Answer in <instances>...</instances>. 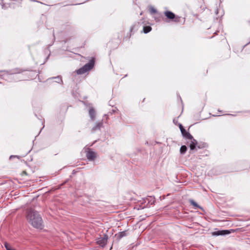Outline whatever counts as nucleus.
Masks as SVG:
<instances>
[{"mask_svg":"<svg viewBox=\"0 0 250 250\" xmlns=\"http://www.w3.org/2000/svg\"><path fill=\"white\" fill-rule=\"evenodd\" d=\"M26 214L27 220L32 226L41 229H43V220L41 215L37 211L30 208L27 210Z\"/></svg>","mask_w":250,"mask_h":250,"instance_id":"f257e3e1","label":"nucleus"},{"mask_svg":"<svg viewBox=\"0 0 250 250\" xmlns=\"http://www.w3.org/2000/svg\"><path fill=\"white\" fill-rule=\"evenodd\" d=\"M94 61L93 59H92L89 61V62L86 63L82 67L77 70V73L78 74H83L92 69L94 66Z\"/></svg>","mask_w":250,"mask_h":250,"instance_id":"f03ea898","label":"nucleus"},{"mask_svg":"<svg viewBox=\"0 0 250 250\" xmlns=\"http://www.w3.org/2000/svg\"><path fill=\"white\" fill-rule=\"evenodd\" d=\"M108 236L104 234L103 237L100 238L97 241V243L102 247L105 246L107 243Z\"/></svg>","mask_w":250,"mask_h":250,"instance_id":"7ed1b4c3","label":"nucleus"},{"mask_svg":"<svg viewBox=\"0 0 250 250\" xmlns=\"http://www.w3.org/2000/svg\"><path fill=\"white\" fill-rule=\"evenodd\" d=\"M96 153L95 152L92 151H88L86 154V157L87 159L89 160H94V159L96 158Z\"/></svg>","mask_w":250,"mask_h":250,"instance_id":"20e7f679","label":"nucleus"},{"mask_svg":"<svg viewBox=\"0 0 250 250\" xmlns=\"http://www.w3.org/2000/svg\"><path fill=\"white\" fill-rule=\"evenodd\" d=\"M182 129L181 132L185 138L187 139H192V136L189 132H187L184 128H182Z\"/></svg>","mask_w":250,"mask_h":250,"instance_id":"39448f33","label":"nucleus"},{"mask_svg":"<svg viewBox=\"0 0 250 250\" xmlns=\"http://www.w3.org/2000/svg\"><path fill=\"white\" fill-rule=\"evenodd\" d=\"M165 16L170 20H174L175 19V15L171 11H167L165 12Z\"/></svg>","mask_w":250,"mask_h":250,"instance_id":"423d86ee","label":"nucleus"},{"mask_svg":"<svg viewBox=\"0 0 250 250\" xmlns=\"http://www.w3.org/2000/svg\"><path fill=\"white\" fill-rule=\"evenodd\" d=\"M191 141V142L189 145L190 149L191 150H194L197 144V142L196 140H195L192 137V139H189Z\"/></svg>","mask_w":250,"mask_h":250,"instance_id":"0eeeda50","label":"nucleus"},{"mask_svg":"<svg viewBox=\"0 0 250 250\" xmlns=\"http://www.w3.org/2000/svg\"><path fill=\"white\" fill-rule=\"evenodd\" d=\"M102 126L103 123L102 122L96 123L95 125L91 129L92 132H93L97 130H100Z\"/></svg>","mask_w":250,"mask_h":250,"instance_id":"6e6552de","label":"nucleus"},{"mask_svg":"<svg viewBox=\"0 0 250 250\" xmlns=\"http://www.w3.org/2000/svg\"><path fill=\"white\" fill-rule=\"evenodd\" d=\"M4 72H6L8 74H18L20 73L21 72V70L19 68H15L14 69L11 70L9 71H4Z\"/></svg>","mask_w":250,"mask_h":250,"instance_id":"1a4fd4ad","label":"nucleus"},{"mask_svg":"<svg viewBox=\"0 0 250 250\" xmlns=\"http://www.w3.org/2000/svg\"><path fill=\"white\" fill-rule=\"evenodd\" d=\"M230 232L228 230H218L215 232L214 233L216 235H224L229 234Z\"/></svg>","mask_w":250,"mask_h":250,"instance_id":"9d476101","label":"nucleus"},{"mask_svg":"<svg viewBox=\"0 0 250 250\" xmlns=\"http://www.w3.org/2000/svg\"><path fill=\"white\" fill-rule=\"evenodd\" d=\"M89 114L91 119L92 121H94L95 120V112L93 108H91L89 109Z\"/></svg>","mask_w":250,"mask_h":250,"instance_id":"9b49d317","label":"nucleus"},{"mask_svg":"<svg viewBox=\"0 0 250 250\" xmlns=\"http://www.w3.org/2000/svg\"><path fill=\"white\" fill-rule=\"evenodd\" d=\"M126 235V231H122V232H120L118 234V238H119V239H121L122 238V237H124V236H125Z\"/></svg>","mask_w":250,"mask_h":250,"instance_id":"f8f14e48","label":"nucleus"},{"mask_svg":"<svg viewBox=\"0 0 250 250\" xmlns=\"http://www.w3.org/2000/svg\"><path fill=\"white\" fill-rule=\"evenodd\" d=\"M151 30V27L149 26L144 27L143 31L145 33H147Z\"/></svg>","mask_w":250,"mask_h":250,"instance_id":"ddd939ff","label":"nucleus"},{"mask_svg":"<svg viewBox=\"0 0 250 250\" xmlns=\"http://www.w3.org/2000/svg\"><path fill=\"white\" fill-rule=\"evenodd\" d=\"M187 150V147L186 146H182L180 148V153L182 154H184Z\"/></svg>","mask_w":250,"mask_h":250,"instance_id":"4468645a","label":"nucleus"},{"mask_svg":"<svg viewBox=\"0 0 250 250\" xmlns=\"http://www.w3.org/2000/svg\"><path fill=\"white\" fill-rule=\"evenodd\" d=\"M190 203L191 205L193 206L194 207L196 208H200V207L198 206V205L193 200H191L190 201Z\"/></svg>","mask_w":250,"mask_h":250,"instance_id":"2eb2a0df","label":"nucleus"},{"mask_svg":"<svg viewBox=\"0 0 250 250\" xmlns=\"http://www.w3.org/2000/svg\"><path fill=\"white\" fill-rule=\"evenodd\" d=\"M4 246L6 249V250H15L13 249L10 246V245L7 243H5L4 244Z\"/></svg>","mask_w":250,"mask_h":250,"instance_id":"dca6fc26","label":"nucleus"},{"mask_svg":"<svg viewBox=\"0 0 250 250\" xmlns=\"http://www.w3.org/2000/svg\"><path fill=\"white\" fill-rule=\"evenodd\" d=\"M54 78L57 79V82L58 83H60V82H62L61 77H60L59 76L57 77H55Z\"/></svg>","mask_w":250,"mask_h":250,"instance_id":"f3484780","label":"nucleus"},{"mask_svg":"<svg viewBox=\"0 0 250 250\" xmlns=\"http://www.w3.org/2000/svg\"><path fill=\"white\" fill-rule=\"evenodd\" d=\"M150 11L151 13H155L157 12V10L153 8H151L150 9Z\"/></svg>","mask_w":250,"mask_h":250,"instance_id":"a211bd4d","label":"nucleus"},{"mask_svg":"<svg viewBox=\"0 0 250 250\" xmlns=\"http://www.w3.org/2000/svg\"><path fill=\"white\" fill-rule=\"evenodd\" d=\"M179 128H180V130H181V131H182V129H182V128H184V127H183V126H182V125L181 124H180V125H179Z\"/></svg>","mask_w":250,"mask_h":250,"instance_id":"6ab92c4d","label":"nucleus"},{"mask_svg":"<svg viewBox=\"0 0 250 250\" xmlns=\"http://www.w3.org/2000/svg\"><path fill=\"white\" fill-rule=\"evenodd\" d=\"M174 21L178 22V20H176V19H175V20H174Z\"/></svg>","mask_w":250,"mask_h":250,"instance_id":"aec40b11","label":"nucleus"},{"mask_svg":"<svg viewBox=\"0 0 250 250\" xmlns=\"http://www.w3.org/2000/svg\"><path fill=\"white\" fill-rule=\"evenodd\" d=\"M173 122H176V121H175V120H173Z\"/></svg>","mask_w":250,"mask_h":250,"instance_id":"412c9836","label":"nucleus"},{"mask_svg":"<svg viewBox=\"0 0 250 250\" xmlns=\"http://www.w3.org/2000/svg\"><path fill=\"white\" fill-rule=\"evenodd\" d=\"M173 122H176V121H175V120H173Z\"/></svg>","mask_w":250,"mask_h":250,"instance_id":"4be33fe9","label":"nucleus"}]
</instances>
